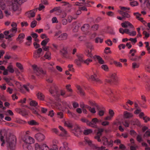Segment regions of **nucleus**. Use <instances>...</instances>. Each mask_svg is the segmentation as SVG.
Returning <instances> with one entry per match:
<instances>
[{"instance_id":"f257e3e1","label":"nucleus","mask_w":150,"mask_h":150,"mask_svg":"<svg viewBox=\"0 0 150 150\" xmlns=\"http://www.w3.org/2000/svg\"><path fill=\"white\" fill-rule=\"evenodd\" d=\"M7 7L10 11H17L19 13L21 11V8L19 7L17 4L15 2L12 1H8L7 4Z\"/></svg>"},{"instance_id":"f03ea898","label":"nucleus","mask_w":150,"mask_h":150,"mask_svg":"<svg viewBox=\"0 0 150 150\" xmlns=\"http://www.w3.org/2000/svg\"><path fill=\"white\" fill-rule=\"evenodd\" d=\"M5 141L8 144L10 149L13 150L15 146L16 142V137L13 135L7 136L6 138Z\"/></svg>"},{"instance_id":"7ed1b4c3","label":"nucleus","mask_w":150,"mask_h":150,"mask_svg":"<svg viewBox=\"0 0 150 150\" xmlns=\"http://www.w3.org/2000/svg\"><path fill=\"white\" fill-rule=\"evenodd\" d=\"M84 140L85 142L93 149L97 150H105V146H101L100 147H99L97 145L93 144L92 141L87 137H85Z\"/></svg>"},{"instance_id":"20e7f679","label":"nucleus","mask_w":150,"mask_h":150,"mask_svg":"<svg viewBox=\"0 0 150 150\" xmlns=\"http://www.w3.org/2000/svg\"><path fill=\"white\" fill-rule=\"evenodd\" d=\"M32 67L34 72L37 76H40L45 74V71H43L41 68L38 67L37 65H33Z\"/></svg>"},{"instance_id":"39448f33","label":"nucleus","mask_w":150,"mask_h":150,"mask_svg":"<svg viewBox=\"0 0 150 150\" xmlns=\"http://www.w3.org/2000/svg\"><path fill=\"white\" fill-rule=\"evenodd\" d=\"M60 52L61 54L64 57L67 59H70V57L68 55L67 49V47L63 46L61 49L60 50Z\"/></svg>"},{"instance_id":"423d86ee","label":"nucleus","mask_w":150,"mask_h":150,"mask_svg":"<svg viewBox=\"0 0 150 150\" xmlns=\"http://www.w3.org/2000/svg\"><path fill=\"white\" fill-rule=\"evenodd\" d=\"M76 56L77 58L75 60L74 63L78 66H80L83 62V57L82 55L79 54H77Z\"/></svg>"},{"instance_id":"0eeeda50","label":"nucleus","mask_w":150,"mask_h":150,"mask_svg":"<svg viewBox=\"0 0 150 150\" xmlns=\"http://www.w3.org/2000/svg\"><path fill=\"white\" fill-rule=\"evenodd\" d=\"M35 138L38 142H41L44 140L45 137L42 134L39 133L35 135Z\"/></svg>"},{"instance_id":"6e6552de","label":"nucleus","mask_w":150,"mask_h":150,"mask_svg":"<svg viewBox=\"0 0 150 150\" xmlns=\"http://www.w3.org/2000/svg\"><path fill=\"white\" fill-rule=\"evenodd\" d=\"M99 122V120L98 119L96 118H95L93 119L91 122H88V126L93 127V128H96L97 126L96 124Z\"/></svg>"},{"instance_id":"1a4fd4ad","label":"nucleus","mask_w":150,"mask_h":150,"mask_svg":"<svg viewBox=\"0 0 150 150\" xmlns=\"http://www.w3.org/2000/svg\"><path fill=\"white\" fill-rule=\"evenodd\" d=\"M119 77L115 73H113V85L116 86L119 84L120 82Z\"/></svg>"},{"instance_id":"9d476101","label":"nucleus","mask_w":150,"mask_h":150,"mask_svg":"<svg viewBox=\"0 0 150 150\" xmlns=\"http://www.w3.org/2000/svg\"><path fill=\"white\" fill-rule=\"evenodd\" d=\"M49 92L52 96L55 95L57 93V87L55 84L53 85L49 90Z\"/></svg>"},{"instance_id":"9b49d317","label":"nucleus","mask_w":150,"mask_h":150,"mask_svg":"<svg viewBox=\"0 0 150 150\" xmlns=\"http://www.w3.org/2000/svg\"><path fill=\"white\" fill-rule=\"evenodd\" d=\"M42 51V49L41 48H39L36 50L34 53V57L35 58H38L40 57L41 55V54Z\"/></svg>"},{"instance_id":"f8f14e48","label":"nucleus","mask_w":150,"mask_h":150,"mask_svg":"<svg viewBox=\"0 0 150 150\" xmlns=\"http://www.w3.org/2000/svg\"><path fill=\"white\" fill-rule=\"evenodd\" d=\"M122 26L124 28H127L129 27L130 28H134V26L132 25L128 21H125L124 23L121 24Z\"/></svg>"},{"instance_id":"ddd939ff","label":"nucleus","mask_w":150,"mask_h":150,"mask_svg":"<svg viewBox=\"0 0 150 150\" xmlns=\"http://www.w3.org/2000/svg\"><path fill=\"white\" fill-rule=\"evenodd\" d=\"M117 12L123 17L124 18H128L130 17V15L128 13V12H122L120 10H118Z\"/></svg>"},{"instance_id":"4468645a","label":"nucleus","mask_w":150,"mask_h":150,"mask_svg":"<svg viewBox=\"0 0 150 150\" xmlns=\"http://www.w3.org/2000/svg\"><path fill=\"white\" fill-rule=\"evenodd\" d=\"M59 129L62 131L61 133L59 134V136L61 137L65 136L67 134V131L61 126H59Z\"/></svg>"},{"instance_id":"2eb2a0df","label":"nucleus","mask_w":150,"mask_h":150,"mask_svg":"<svg viewBox=\"0 0 150 150\" xmlns=\"http://www.w3.org/2000/svg\"><path fill=\"white\" fill-rule=\"evenodd\" d=\"M25 37V35L24 33H21L18 35V37L16 39V40L17 41L19 42L20 43H21L23 42V40Z\"/></svg>"},{"instance_id":"dca6fc26","label":"nucleus","mask_w":150,"mask_h":150,"mask_svg":"<svg viewBox=\"0 0 150 150\" xmlns=\"http://www.w3.org/2000/svg\"><path fill=\"white\" fill-rule=\"evenodd\" d=\"M102 142L103 144L104 145L110 146L111 144L112 143L110 142L109 140L105 137H103L102 139Z\"/></svg>"},{"instance_id":"f3484780","label":"nucleus","mask_w":150,"mask_h":150,"mask_svg":"<svg viewBox=\"0 0 150 150\" xmlns=\"http://www.w3.org/2000/svg\"><path fill=\"white\" fill-rule=\"evenodd\" d=\"M124 117L125 118H129L133 117V115L132 113L128 112L127 111L124 112Z\"/></svg>"},{"instance_id":"a211bd4d","label":"nucleus","mask_w":150,"mask_h":150,"mask_svg":"<svg viewBox=\"0 0 150 150\" xmlns=\"http://www.w3.org/2000/svg\"><path fill=\"white\" fill-rule=\"evenodd\" d=\"M68 35L66 33H63L59 36L58 38L60 40H65L67 37Z\"/></svg>"},{"instance_id":"6ab92c4d","label":"nucleus","mask_w":150,"mask_h":150,"mask_svg":"<svg viewBox=\"0 0 150 150\" xmlns=\"http://www.w3.org/2000/svg\"><path fill=\"white\" fill-rule=\"evenodd\" d=\"M94 58H96L98 60V63L100 64H103L105 63L104 61L102 58L99 56L95 55L93 57Z\"/></svg>"},{"instance_id":"aec40b11","label":"nucleus","mask_w":150,"mask_h":150,"mask_svg":"<svg viewBox=\"0 0 150 150\" xmlns=\"http://www.w3.org/2000/svg\"><path fill=\"white\" fill-rule=\"evenodd\" d=\"M119 8L120 9V10L122 12H129V10L130 9V8L128 7H125L120 6H119Z\"/></svg>"},{"instance_id":"412c9836","label":"nucleus","mask_w":150,"mask_h":150,"mask_svg":"<svg viewBox=\"0 0 150 150\" xmlns=\"http://www.w3.org/2000/svg\"><path fill=\"white\" fill-rule=\"evenodd\" d=\"M40 148L42 150H54V149L52 148L50 149L46 144H43L40 145Z\"/></svg>"},{"instance_id":"4be33fe9","label":"nucleus","mask_w":150,"mask_h":150,"mask_svg":"<svg viewBox=\"0 0 150 150\" xmlns=\"http://www.w3.org/2000/svg\"><path fill=\"white\" fill-rule=\"evenodd\" d=\"M51 53L49 51L47 52L45 54L44 57L46 59L50 60L51 59Z\"/></svg>"},{"instance_id":"5701e85b","label":"nucleus","mask_w":150,"mask_h":150,"mask_svg":"<svg viewBox=\"0 0 150 150\" xmlns=\"http://www.w3.org/2000/svg\"><path fill=\"white\" fill-rule=\"evenodd\" d=\"M38 98L40 100H43L44 99L45 96L44 95L40 92H39L37 94Z\"/></svg>"},{"instance_id":"b1692460","label":"nucleus","mask_w":150,"mask_h":150,"mask_svg":"<svg viewBox=\"0 0 150 150\" xmlns=\"http://www.w3.org/2000/svg\"><path fill=\"white\" fill-rule=\"evenodd\" d=\"M37 8L31 10L29 12V17H33L35 16V13L37 10Z\"/></svg>"},{"instance_id":"393cba45","label":"nucleus","mask_w":150,"mask_h":150,"mask_svg":"<svg viewBox=\"0 0 150 150\" xmlns=\"http://www.w3.org/2000/svg\"><path fill=\"white\" fill-rule=\"evenodd\" d=\"M89 28V25L88 24H84L81 27V30L83 31H87Z\"/></svg>"},{"instance_id":"a878e982","label":"nucleus","mask_w":150,"mask_h":150,"mask_svg":"<svg viewBox=\"0 0 150 150\" xmlns=\"http://www.w3.org/2000/svg\"><path fill=\"white\" fill-rule=\"evenodd\" d=\"M7 69L8 70L10 73H13L14 71V70L13 68V66L11 64H10L7 67Z\"/></svg>"},{"instance_id":"bb28decb","label":"nucleus","mask_w":150,"mask_h":150,"mask_svg":"<svg viewBox=\"0 0 150 150\" xmlns=\"http://www.w3.org/2000/svg\"><path fill=\"white\" fill-rule=\"evenodd\" d=\"M92 50H87L85 51V54L89 58H92L93 57V55L91 53Z\"/></svg>"},{"instance_id":"cd10ccee","label":"nucleus","mask_w":150,"mask_h":150,"mask_svg":"<svg viewBox=\"0 0 150 150\" xmlns=\"http://www.w3.org/2000/svg\"><path fill=\"white\" fill-rule=\"evenodd\" d=\"M77 88L79 91V93L81 95L83 96L85 95V93L84 91L80 86H77Z\"/></svg>"},{"instance_id":"c85d7f7f","label":"nucleus","mask_w":150,"mask_h":150,"mask_svg":"<svg viewBox=\"0 0 150 150\" xmlns=\"http://www.w3.org/2000/svg\"><path fill=\"white\" fill-rule=\"evenodd\" d=\"M86 77L88 79H91L92 81H94L97 78V75L96 74H94L93 75H92L90 77L89 75H88L86 76Z\"/></svg>"},{"instance_id":"c756f323","label":"nucleus","mask_w":150,"mask_h":150,"mask_svg":"<svg viewBox=\"0 0 150 150\" xmlns=\"http://www.w3.org/2000/svg\"><path fill=\"white\" fill-rule=\"evenodd\" d=\"M50 39L49 38H47L45 40H43L41 43V45L42 46H45L47 43L49 42Z\"/></svg>"},{"instance_id":"7c9ffc66","label":"nucleus","mask_w":150,"mask_h":150,"mask_svg":"<svg viewBox=\"0 0 150 150\" xmlns=\"http://www.w3.org/2000/svg\"><path fill=\"white\" fill-rule=\"evenodd\" d=\"M23 140L25 143L24 144L28 145L30 144L28 136H26L24 137L23 138Z\"/></svg>"},{"instance_id":"2f4dec72","label":"nucleus","mask_w":150,"mask_h":150,"mask_svg":"<svg viewBox=\"0 0 150 150\" xmlns=\"http://www.w3.org/2000/svg\"><path fill=\"white\" fill-rule=\"evenodd\" d=\"M23 147L24 149H28L29 150H33V148L29 144L27 145L26 144H23Z\"/></svg>"},{"instance_id":"473e14b6","label":"nucleus","mask_w":150,"mask_h":150,"mask_svg":"<svg viewBox=\"0 0 150 150\" xmlns=\"http://www.w3.org/2000/svg\"><path fill=\"white\" fill-rule=\"evenodd\" d=\"M86 45L87 48L88 49H90V50H92L93 49V46L91 43H86Z\"/></svg>"},{"instance_id":"72a5a7b5","label":"nucleus","mask_w":150,"mask_h":150,"mask_svg":"<svg viewBox=\"0 0 150 150\" xmlns=\"http://www.w3.org/2000/svg\"><path fill=\"white\" fill-rule=\"evenodd\" d=\"M109 113L110 115V116H108L106 117L105 118V120H109L111 119L112 114V110H110L109 111Z\"/></svg>"},{"instance_id":"f704fd0d","label":"nucleus","mask_w":150,"mask_h":150,"mask_svg":"<svg viewBox=\"0 0 150 150\" xmlns=\"http://www.w3.org/2000/svg\"><path fill=\"white\" fill-rule=\"evenodd\" d=\"M0 6L2 10H4L6 8V5L2 0H0Z\"/></svg>"},{"instance_id":"c9c22d12","label":"nucleus","mask_w":150,"mask_h":150,"mask_svg":"<svg viewBox=\"0 0 150 150\" xmlns=\"http://www.w3.org/2000/svg\"><path fill=\"white\" fill-rule=\"evenodd\" d=\"M16 67H18L20 70H23V67L21 64L19 62H17L16 64Z\"/></svg>"},{"instance_id":"e433bc0d","label":"nucleus","mask_w":150,"mask_h":150,"mask_svg":"<svg viewBox=\"0 0 150 150\" xmlns=\"http://www.w3.org/2000/svg\"><path fill=\"white\" fill-rule=\"evenodd\" d=\"M92 131L91 129H87L83 131V134L85 135H87L92 132Z\"/></svg>"},{"instance_id":"4c0bfd02","label":"nucleus","mask_w":150,"mask_h":150,"mask_svg":"<svg viewBox=\"0 0 150 150\" xmlns=\"http://www.w3.org/2000/svg\"><path fill=\"white\" fill-rule=\"evenodd\" d=\"M104 53L106 54L111 53V51L110 50V48L109 47H106L104 50Z\"/></svg>"},{"instance_id":"58836bf2","label":"nucleus","mask_w":150,"mask_h":150,"mask_svg":"<svg viewBox=\"0 0 150 150\" xmlns=\"http://www.w3.org/2000/svg\"><path fill=\"white\" fill-rule=\"evenodd\" d=\"M64 125L65 126L69 128H71L72 127L71 124L68 121H65L64 122Z\"/></svg>"},{"instance_id":"ea45409f","label":"nucleus","mask_w":150,"mask_h":150,"mask_svg":"<svg viewBox=\"0 0 150 150\" xmlns=\"http://www.w3.org/2000/svg\"><path fill=\"white\" fill-rule=\"evenodd\" d=\"M92 30L94 31L98 30V24H94L91 27Z\"/></svg>"},{"instance_id":"a19ab883","label":"nucleus","mask_w":150,"mask_h":150,"mask_svg":"<svg viewBox=\"0 0 150 150\" xmlns=\"http://www.w3.org/2000/svg\"><path fill=\"white\" fill-rule=\"evenodd\" d=\"M92 60L90 58H88L86 59L85 60H83L84 63L86 64L87 65H88L89 64V63L92 62Z\"/></svg>"},{"instance_id":"79ce46f5","label":"nucleus","mask_w":150,"mask_h":150,"mask_svg":"<svg viewBox=\"0 0 150 150\" xmlns=\"http://www.w3.org/2000/svg\"><path fill=\"white\" fill-rule=\"evenodd\" d=\"M105 112V109L103 110H100L98 111V114L100 116H103L104 115V113Z\"/></svg>"},{"instance_id":"37998d69","label":"nucleus","mask_w":150,"mask_h":150,"mask_svg":"<svg viewBox=\"0 0 150 150\" xmlns=\"http://www.w3.org/2000/svg\"><path fill=\"white\" fill-rule=\"evenodd\" d=\"M51 131L53 133H54L55 134L58 135H59V133L58 130L56 128H53L51 129Z\"/></svg>"},{"instance_id":"c03bdc74","label":"nucleus","mask_w":150,"mask_h":150,"mask_svg":"<svg viewBox=\"0 0 150 150\" xmlns=\"http://www.w3.org/2000/svg\"><path fill=\"white\" fill-rule=\"evenodd\" d=\"M123 125L126 127H128L129 125V123L128 121L125 120L124 122H122Z\"/></svg>"},{"instance_id":"a18cd8bd","label":"nucleus","mask_w":150,"mask_h":150,"mask_svg":"<svg viewBox=\"0 0 150 150\" xmlns=\"http://www.w3.org/2000/svg\"><path fill=\"white\" fill-rule=\"evenodd\" d=\"M30 105L31 106H36L38 105V103L35 100H32L30 102Z\"/></svg>"},{"instance_id":"49530a36","label":"nucleus","mask_w":150,"mask_h":150,"mask_svg":"<svg viewBox=\"0 0 150 150\" xmlns=\"http://www.w3.org/2000/svg\"><path fill=\"white\" fill-rule=\"evenodd\" d=\"M139 67V64L136 62H133L132 64V67L133 69L137 68Z\"/></svg>"},{"instance_id":"de8ad7c7","label":"nucleus","mask_w":150,"mask_h":150,"mask_svg":"<svg viewBox=\"0 0 150 150\" xmlns=\"http://www.w3.org/2000/svg\"><path fill=\"white\" fill-rule=\"evenodd\" d=\"M37 23V21H33L30 24V26L32 28H34L36 26Z\"/></svg>"},{"instance_id":"09e8293b","label":"nucleus","mask_w":150,"mask_h":150,"mask_svg":"<svg viewBox=\"0 0 150 150\" xmlns=\"http://www.w3.org/2000/svg\"><path fill=\"white\" fill-rule=\"evenodd\" d=\"M137 50L135 49H132L130 50L129 53L131 54V56H133L135 54Z\"/></svg>"},{"instance_id":"8fccbe9b","label":"nucleus","mask_w":150,"mask_h":150,"mask_svg":"<svg viewBox=\"0 0 150 150\" xmlns=\"http://www.w3.org/2000/svg\"><path fill=\"white\" fill-rule=\"evenodd\" d=\"M95 42L96 43H98L99 42L100 43H102L103 42V39L98 37L96 38L95 39Z\"/></svg>"},{"instance_id":"3c124183","label":"nucleus","mask_w":150,"mask_h":150,"mask_svg":"<svg viewBox=\"0 0 150 150\" xmlns=\"http://www.w3.org/2000/svg\"><path fill=\"white\" fill-rule=\"evenodd\" d=\"M102 69L105 71H107L108 70V67L107 66L106 64H103L101 66Z\"/></svg>"},{"instance_id":"603ef678","label":"nucleus","mask_w":150,"mask_h":150,"mask_svg":"<svg viewBox=\"0 0 150 150\" xmlns=\"http://www.w3.org/2000/svg\"><path fill=\"white\" fill-rule=\"evenodd\" d=\"M54 65V63L53 62H50L46 63L45 64V66L48 67H49L50 66L52 67Z\"/></svg>"},{"instance_id":"864d4df0","label":"nucleus","mask_w":150,"mask_h":150,"mask_svg":"<svg viewBox=\"0 0 150 150\" xmlns=\"http://www.w3.org/2000/svg\"><path fill=\"white\" fill-rule=\"evenodd\" d=\"M141 58V56H136L134 58H132L131 59V60L132 61H135L137 60H139Z\"/></svg>"},{"instance_id":"5fc2aeb1","label":"nucleus","mask_w":150,"mask_h":150,"mask_svg":"<svg viewBox=\"0 0 150 150\" xmlns=\"http://www.w3.org/2000/svg\"><path fill=\"white\" fill-rule=\"evenodd\" d=\"M138 4V3L136 1H132L130 3V5L131 6L133 7L136 6Z\"/></svg>"},{"instance_id":"6e6d98bb","label":"nucleus","mask_w":150,"mask_h":150,"mask_svg":"<svg viewBox=\"0 0 150 150\" xmlns=\"http://www.w3.org/2000/svg\"><path fill=\"white\" fill-rule=\"evenodd\" d=\"M143 34L145 35V37L144 38H147L149 37V33H148L146 31H144L143 32Z\"/></svg>"},{"instance_id":"4d7b16f0","label":"nucleus","mask_w":150,"mask_h":150,"mask_svg":"<svg viewBox=\"0 0 150 150\" xmlns=\"http://www.w3.org/2000/svg\"><path fill=\"white\" fill-rule=\"evenodd\" d=\"M71 85L69 84V85H67L66 86V87L67 90V91L69 92H72V90L71 88Z\"/></svg>"},{"instance_id":"13d9d810","label":"nucleus","mask_w":150,"mask_h":150,"mask_svg":"<svg viewBox=\"0 0 150 150\" xmlns=\"http://www.w3.org/2000/svg\"><path fill=\"white\" fill-rule=\"evenodd\" d=\"M103 129L102 128H99L98 129V131L97 133V135L101 136L102 132L103 131Z\"/></svg>"},{"instance_id":"bf43d9fd","label":"nucleus","mask_w":150,"mask_h":150,"mask_svg":"<svg viewBox=\"0 0 150 150\" xmlns=\"http://www.w3.org/2000/svg\"><path fill=\"white\" fill-rule=\"evenodd\" d=\"M4 137L3 136H1L0 137V139L1 141L2 142L1 144V145L2 146H3L4 145V144H5V140L4 139Z\"/></svg>"},{"instance_id":"052dcab7","label":"nucleus","mask_w":150,"mask_h":150,"mask_svg":"<svg viewBox=\"0 0 150 150\" xmlns=\"http://www.w3.org/2000/svg\"><path fill=\"white\" fill-rule=\"evenodd\" d=\"M74 130L77 132H78L79 133L80 132V128L78 126H76L74 128Z\"/></svg>"},{"instance_id":"680f3d73","label":"nucleus","mask_w":150,"mask_h":150,"mask_svg":"<svg viewBox=\"0 0 150 150\" xmlns=\"http://www.w3.org/2000/svg\"><path fill=\"white\" fill-rule=\"evenodd\" d=\"M143 120H144L145 122L146 123L148 121H149L150 120L149 117L147 116L143 117Z\"/></svg>"},{"instance_id":"e2e57ef3","label":"nucleus","mask_w":150,"mask_h":150,"mask_svg":"<svg viewBox=\"0 0 150 150\" xmlns=\"http://www.w3.org/2000/svg\"><path fill=\"white\" fill-rule=\"evenodd\" d=\"M29 137V143L30 144H31L32 143H33L35 142L34 139L32 137L28 136Z\"/></svg>"},{"instance_id":"0e129e2a","label":"nucleus","mask_w":150,"mask_h":150,"mask_svg":"<svg viewBox=\"0 0 150 150\" xmlns=\"http://www.w3.org/2000/svg\"><path fill=\"white\" fill-rule=\"evenodd\" d=\"M105 42L108 46H111L112 45V41L110 39H108L105 41Z\"/></svg>"},{"instance_id":"69168bd1","label":"nucleus","mask_w":150,"mask_h":150,"mask_svg":"<svg viewBox=\"0 0 150 150\" xmlns=\"http://www.w3.org/2000/svg\"><path fill=\"white\" fill-rule=\"evenodd\" d=\"M28 123L31 125H35L37 124V123L34 120H32L30 122H29Z\"/></svg>"},{"instance_id":"338daca9","label":"nucleus","mask_w":150,"mask_h":150,"mask_svg":"<svg viewBox=\"0 0 150 150\" xmlns=\"http://www.w3.org/2000/svg\"><path fill=\"white\" fill-rule=\"evenodd\" d=\"M63 144L65 146H61L59 148V150H65L66 148V146L67 145V143L66 142L63 143Z\"/></svg>"},{"instance_id":"774afa93","label":"nucleus","mask_w":150,"mask_h":150,"mask_svg":"<svg viewBox=\"0 0 150 150\" xmlns=\"http://www.w3.org/2000/svg\"><path fill=\"white\" fill-rule=\"evenodd\" d=\"M35 150H40L41 149L40 146L38 143H36L35 144Z\"/></svg>"}]
</instances>
